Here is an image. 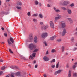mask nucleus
I'll return each mask as SVG.
<instances>
[{"label": "nucleus", "instance_id": "393cba45", "mask_svg": "<svg viewBox=\"0 0 77 77\" xmlns=\"http://www.w3.org/2000/svg\"><path fill=\"white\" fill-rule=\"evenodd\" d=\"M39 51V49L38 48H36L33 51V52H37V51Z\"/></svg>", "mask_w": 77, "mask_h": 77}, {"label": "nucleus", "instance_id": "774afa93", "mask_svg": "<svg viewBox=\"0 0 77 77\" xmlns=\"http://www.w3.org/2000/svg\"><path fill=\"white\" fill-rule=\"evenodd\" d=\"M77 62H76L75 63V65H77Z\"/></svg>", "mask_w": 77, "mask_h": 77}, {"label": "nucleus", "instance_id": "79ce46f5", "mask_svg": "<svg viewBox=\"0 0 77 77\" xmlns=\"http://www.w3.org/2000/svg\"><path fill=\"white\" fill-rule=\"evenodd\" d=\"M9 52L11 53H13V52H12V51L11 50V49H9Z\"/></svg>", "mask_w": 77, "mask_h": 77}, {"label": "nucleus", "instance_id": "4be33fe9", "mask_svg": "<svg viewBox=\"0 0 77 77\" xmlns=\"http://www.w3.org/2000/svg\"><path fill=\"white\" fill-rule=\"evenodd\" d=\"M16 76H20V72H18L16 73Z\"/></svg>", "mask_w": 77, "mask_h": 77}, {"label": "nucleus", "instance_id": "39448f33", "mask_svg": "<svg viewBox=\"0 0 77 77\" xmlns=\"http://www.w3.org/2000/svg\"><path fill=\"white\" fill-rule=\"evenodd\" d=\"M66 29H63V32L62 33V36H65V34H66Z\"/></svg>", "mask_w": 77, "mask_h": 77}, {"label": "nucleus", "instance_id": "338daca9", "mask_svg": "<svg viewBox=\"0 0 77 77\" xmlns=\"http://www.w3.org/2000/svg\"><path fill=\"white\" fill-rule=\"evenodd\" d=\"M33 63H36V61L34 60L33 62Z\"/></svg>", "mask_w": 77, "mask_h": 77}, {"label": "nucleus", "instance_id": "e2e57ef3", "mask_svg": "<svg viewBox=\"0 0 77 77\" xmlns=\"http://www.w3.org/2000/svg\"><path fill=\"white\" fill-rule=\"evenodd\" d=\"M75 35H77V32H76L75 33Z\"/></svg>", "mask_w": 77, "mask_h": 77}, {"label": "nucleus", "instance_id": "4d7b16f0", "mask_svg": "<svg viewBox=\"0 0 77 77\" xmlns=\"http://www.w3.org/2000/svg\"><path fill=\"white\" fill-rule=\"evenodd\" d=\"M4 35L5 36H6V37L7 36V34L6 33L4 34Z\"/></svg>", "mask_w": 77, "mask_h": 77}, {"label": "nucleus", "instance_id": "e433bc0d", "mask_svg": "<svg viewBox=\"0 0 77 77\" xmlns=\"http://www.w3.org/2000/svg\"><path fill=\"white\" fill-rule=\"evenodd\" d=\"M44 44H45V46H47L48 45H47V42H44Z\"/></svg>", "mask_w": 77, "mask_h": 77}, {"label": "nucleus", "instance_id": "f03ea898", "mask_svg": "<svg viewBox=\"0 0 77 77\" xmlns=\"http://www.w3.org/2000/svg\"><path fill=\"white\" fill-rule=\"evenodd\" d=\"M29 49L31 50H33L35 49V46H34V45L33 44H31L29 45Z\"/></svg>", "mask_w": 77, "mask_h": 77}, {"label": "nucleus", "instance_id": "c756f323", "mask_svg": "<svg viewBox=\"0 0 77 77\" xmlns=\"http://www.w3.org/2000/svg\"><path fill=\"white\" fill-rule=\"evenodd\" d=\"M1 14H6V12H5V11H2L1 12Z\"/></svg>", "mask_w": 77, "mask_h": 77}, {"label": "nucleus", "instance_id": "473e14b6", "mask_svg": "<svg viewBox=\"0 0 77 77\" xmlns=\"http://www.w3.org/2000/svg\"><path fill=\"white\" fill-rule=\"evenodd\" d=\"M16 8L17 9H21V7L17 6Z\"/></svg>", "mask_w": 77, "mask_h": 77}, {"label": "nucleus", "instance_id": "cd10ccee", "mask_svg": "<svg viewBox=\"0 0 77 77\" xmlns=\"http://www.w3.org/2000/svg\"><path fill=\"white\" fill-rule=\"evenodd\" d=\"M61 9H62L63 10H64L65 11L67 10V9H66V8L64 7H61Z\"/></svg>", "mask_w": 77, "mask_h": 77}, {"label": "nucleus", "instance_id": "7c9ffc66", "mask_svg": "<svg viewBox=\"0 0 77 77\" xmlns=\"http://www.w3.org/2000/svg\"><path fill=\"white\" fill-rule=\"evenodd\" d=\"M8 44H9V45H10V44H12L11 42H10V41L9 40H8Z\"/></svg>", "mask_w": 77, "mask_h": 77}, {"label": "nucleus", "instance_id": "13d9d810", "mask_svg": "<svg viewBox=\"0 0 77 77\" xmlns=\"http://www.w3.org/2000/svg\"><path fill=\"white\" fill-rule=\"evenodd\" d=\"M40 24H41L42 25L43 24V22H40Z\"/></svg>", "mask_w": 77, "mask_h": 77}, {"label": "nucleus", "instance_id": "4c0bfd02", "mask_svg": "<svg viewBox=\"0 0 77 77\" xmlns=\"http://www.w3.org/2000/svg\"><path fill=\"white\" fill-rule=\"evenodd\" d=\"M30 58L31 59H32V60H33V59H34V58H33V56H32L31 55L30 56L29 59H30Z\"/></svg>", "mask_w": 77, "mask_h": 77}, {"label": "nucleus", "instance_id": "c85d7f7f", "mask_svg": "<svg viewBox=\"0 0 77 77\" xmlns=\"http://www.w3.org/2000/svg\"><path fill=\"white\" fill-rule=\"evenodd\" d=\"M59 63L58 62L56 65V68H59Z\"/></svg>", "mask_w": 77, "mask_h": 77}, {"label": "nucleus", "instance_id": "b1692460", "mask_svg": "<svg viewBox=\"0 0 77 77\" xmlns=\"http://www.w3.org/2000/svg\"><path fill=\"white\" fill-rule=\"evenodd\" d=\"M10 41L12 43H14V39H13V38H10Z\"/></svg>", "mask_w": 77, "mask_h": 77}, {"label": "nucleus", "instance_id": "f704fd0d", "mask_svg": "<svg viewBox=\"0 0 77 77\" xmlns=\"http://www.w3.org/2000/svg\"><path fill=\"white\" fill-rule=\"evenodd\" d=\"M5 66H4L2 67L1 69L2 70H3L5 69Z\"/></svg>", "mask_w": 77, "mask_h": 77}, {"label": "nucleus", "instance_id": "603ef678", "mask_svg": "<svg viewBox=\"0 0 77 77\" xmlns=\"http://www.w3.org/2000/svg\"><path fill=\"white\" fill-rule=\"evenodd\" d=\"M74 38H72L71 40H72V41H74Z\"/></svg>", "mask_w": 77, "mask_h": 77}, {"label": "nucleus", "instance_id": "dca6fc26", "mask_svg": "<svg viewBox=\"0 0 77 77\" xmlns=\"http://www.w3.org/2000/svg\"><path fill=\"white\" fill-rule=\"evenodd\" d=\"M38 4H39V2L38 1L36 0L34 1V4L35 5H38Z\"/></svg>", "mask_w": 77, "mask_h": 77}, {"label": "nucleus", "instance_id": "a211bd4d", "mask_svg": "<svg viewBox=\"0 0 77 77\" xmlns=\"http://www.w3.org/2000/svg\"><path fill=\"white\" fill-rule=\"evenodd\" d=\"M17 6H21L22 5V3L21 2H17Z\"/></svg>", "mask_w": 77, "mask_h": 77}, {"label": "nucleus", "instance_id": "5fc2aeb1", "mask_svg": "<svg viewBox=\"0 0 77 77\" xmlns=\"http://www.w3.org/2000/svg\"><path fill=\"white\" fill-rule=\"evenodd\" d=\"M48 54V51L46 52V54Z\"/></svg>", "mask_w": 77, "mask_h": 77}, {"label": "nucleus", "instance_id": "c03bdc74", "mask_svg": "<svg viewBox=\"0 0 77 77\" xmlns=\"http://www.w3.org/2000/svg\"><path fill=\"white\" fill-rule=\"evenodd\" d=\"M3 74V71H0V75H1L2 74Z\"/></svg>", "mask_w": 77, "mask_h": 77}, {"label": "nucleus", "instance_id": "052dcab7", "mask_svg": "<svg viewBox=\"0 0 77 77\" xmlns=\"http://www.w3.org/2000/svg\"><path fill=\"white\" fill-rule=\"evenodd\" d=\"M75 50H77V48H74V50L73 51H75Z\"/></svg>", "mask_w": 77, "mask_h": 77}, {"label": "nucleus", "instance_id": "aec40b11", "mask_svg": "<svg viewBox=\"0 0 77 77\" xmlns=\"http://www.w3.org/2000/svg\"><path fill=\"white\" fill-rule=\"evenodd\" d=\"M38 14H34L32 15V17H38Z\"/></svg>", "mask_w": 77, "mask_h": 77}, {"label": "nucleus", "instance_id": "09e8293b", "mask_svg": "<svg viewBox=\"0 0 77 77\" xmlns=\"http://www.w3.org/2000/svg\"><path fill=\"white\" fill-rule=\"evenodd\" d=\"M38 5L39 6H42V4H41V3H39L38 4Z\"/></svg>", "mask_w": 77, "mask_h": 77}, {"label": "nucleus", "instance_id": "0eeeda50", "mask_svg": "<svg viewBox=\"0 0 77 77\" xmlns=\"http://www.w3.org/2000/svg\"><path fill=\"white\" fill-rule=\"evenodd\" d=\"M43 59L46 62H47L49 60V58H48L47 57L45 56L44 57Z\"/></svg>", "mask_w": 77, "mask_h": 77}, {"label": "nucleus", "instance_id": "20e7f679", "mask_svg": "<svg viewBox=\"0 0 77 77\" xmlns=\"http://www.w3.org/2000/svg\"><path fill=\"white\" fill-rule=\"evenodd\" d=\"M49 24L51 28H54V23H53V21H51L49 22Z\"/></svg>", "mask_w": 77, "mask_h": 77}, {"label": "nucleus", "instance_id": "6e6d98bb", "mask_svg": "<svg viewBox=\"0 0 77 77\" xmlns=\"http://www.w3.org/2000/svg\"><path fill=\"white\" fill-rule=\"evenodd\" d=\"M66 68H69V65H68L67 64L66 65Z\"/></svg>", "mask_w": 77, "mask_h": 77}, {"label": "nucleus", "instance_id": "69168bd1", "mask_svg": "<svg viewBox=\"0 0 77 77\" xmlns=\"http://www.w3.org/2000/svg\"><path fill=\"white\" fill-rule=\"evenodd\" d=\"M2 30H4V28L3 27L2 28Z\"/></svg>", "mask_w": 77, "mask_h": 77}, {"label": "nucleus", "instance_id": "a878e982", "mask_svg": "<svg viewBox=\"0 0 77 77\" xmlns=\"http://www.w3.org/2000/svg\"><path fill=\"white\" fill-rule=\"evenodd\" d=\"M51 52L52 53H54V52H56V50L54 49H52Z\"/></svg>", "mask_w": 77, "mask_h": 77}, {"label": "nucleus", "instance_id": "a18cd8bd", "mask_svg": "<svg viewBox=\"0 0 77 77\" xmlns=\"http://www.w3.org/2000/svg\"><path fill=\"white\" fill-rule=\"evenodd\" d=\"M70 6L71 7H72V6H74V4H72L71 5H70Z\"/></svg>", "mask_w": 77, "mask_h": 77}, {"label": "nucleus", "instance_id": "bb28decb", "mask_svg": "<svg viewBox=\"0 0 77 77\" xmlns=\"http://www.w3.org/2000/svg\"><path fill=\"white\" fill-rule=\"evenodd\" d=\"M43 27H44L45 29H47V28H48V25H46V26H43Z\"/></svg>", "mask_w": 77, "mask_h": 77}, {"label": "nucleus", "instance_id": "a19ab883", "mask_svg": "<svg viewBox=\"0 0 77 77\" xmlns=\"http://www.w3.org/2000/svg\"><path fill=\"white\" fill-rule=\"evenodd\" d=\"M27 14L28 16H30V12H28Z\"/></svg>", "mask_w": 77, "mask_h": 77}, {"label": "nucleus", "instance_id": "58836bf2", "mask_svg": "<svg viewBox=\"0 0 77 77\" xmlns=\"http://www.w3.org/2000/svg\"><path fill=\"white\" fill-rule=\"evenodd\" d=\"M51 67L52 68H54V67H55V65L53 64L52 65Z\"/></svg>", "mask_w": 77, "mask_h": 77}, {"label": "nucleus", "instance_id": "0e129e2a", "mask_svg": "<svg viewBox=\"0 0 77 77\" xmlns=\"http://www.w3.org/2000/svg\"><path fill=\"white\" fill-rule=\"evenodd\" d=\"M5 1L6 2H9L10 0H6Z\"/></svg>", "mask_w": 77, "mask_h": 77}, {"label": "nucleus", "instance_id": "72a5a7b5", "mask_svg": "<svg viewBox=\"0 0 77 77\" xmlns=\"http://www.w3.org/2000/svg\"><path fill=\"white\" fill-rule=\"evenodd\" d=\"M77 67V65H73L72 68L73 69H74V68H75Z\"/></svg>", "mask_w": 77, "mask_h": 77}, {"label": "nucleus", "instance_id": "4468645a", "mask_svg": "<svg viewBox=\"0 0 77 77\" xmlns=\"http://www.w3.org/2000/svg\"><path fill=\"white\" fill-rule=\"evenodd\" d=\"M54 11H55L56 12H60V11L59 10L56 9V8L55 7H54Z\"/></svg>", "mask_w": 77, "mask_h": 77}, {"label": "nucleus", "instance_id": "ea45409f", "mask_svg": "<svg viewBox=\"0 0 77 77\" xmlns=\"http://www.w3.org/2000/svg\"><path fill=\"white\" fill-rule=\"evenodd\" d=\"M47 6L48 8H50V7H51V5H50L49 4H48L47 5Z\"/></svg>", "mask_w": 77, "mask_h": 77}, {"label": "nucleus", "instance_id": "1a4fd4ad", "mask_svg": "<svg viewBox=\"0 0 77 77\" xmlns=\"http://www.w3.org/2000/svg\"><path fill=\"white\" fill-rule=\"evenodd\" d=\"M33 37H32V35H30L29 37V39L30 40L29 42H31V41H33Z\"/></svg>", "mask_w": 77, "mask_h": 77}, {"label": "nucleus", "instance_id": "9d476101", "mask_svg": "<svg viewBox=\"0 0 77 77\" xmlns=\"http://www.w3.org/2000/svg\"><path fill=\"white\" fill-rule=\"evenodd\" d=\"M37 40L38 38H37V37L36 36H35L34 39V42L35 43H37V42H38Z\"/></svg>", "mask_w": 77, "mask_h": 77}, {"label": "nucleus", "instance_id": "ddd939ff", "mask_svg": "<svg viewBox=\"0 0 77 77\" xmlns=\"http://www.w3.org/2000/svg\"><path fill=\"white\" fill-rule=\"evenodd\" d=\"M69 3V2L67 1H65L63 2V4L64 5H67Z\"/></svg>", "mask_w": 77, "mask_h": 77}, {"label": "nucleus", "instance_id": "8fccbe9b", "mask_svg": "<svg viewBox=\"0 0 77 77\" xmlns=\"http://www.w3.org/2000/svg\"><path fill=\"white\" fill-rule=\"evenodd\" d=\"M43 76L44 77H47V75L46 74H44L43 75Z\"/></svg>", "mask_w": 77, "mask_h": 77}, {"label": "nucleus", "instance_id": "f257e3e1", "mask_svg": "<svg viewBox=\"0 0 77 77\" xmlns=\"http://www.w3.org/2000/svg\"><path fill=\"white\" fill-rule=\"evenodd\" d=\"M56 15L57 17H55V21H57L58 20L62 18V15H60L59 14H57Z\"/></svg>", "mask_w": 77, "mask_h": 77}, {"label": "nucleus", "instance_id": "f8f14e48", "mask_svg": "<svg viewBox=\"0 0 77 77\" xmlns=\"http://www.w3.org/2000/svg\"><path fill=\"white\" fill-rule=\"evenodd\" d=\"M61 26L62 28H64L66 26L65 23L64 22L61 23Z\"/></svg>", "mask_w": 77, "mask_h": 77}, {"label": "nucleus", "instance_id": "3c124183", "mask_svg": "<svg viewBox=\"0 0 77 77\" xmlns=\"http://www.w3.org/2000/svg\"><path fill=\"white\" fill-rule=\"evenodd\" d=\"M4 61L2 59H0V62H3Z\"/></svg>", "mask_w": 77, "mask_h": 77}, {"label": "nucleus", "instance_id": "49530a36", "mask_svg": "<svg viewBox=\"0 0 77 77\" xmlns=\"http://www.w3.org/2000/svg\"><path fill=\"white\" fill-rule=\"evenodd\" d=\"M38 64H36L35 66V68H37V67H38Z\"/></svg>", "mask_w": 77, "mask_h": 77}, {"label": "nucleus", "instance_id": "2f4dec72", "mask_svg": "<svg viewBox=\"0 0 77 77\" xmlns=\"http://www.w3.org/2000/svg\"><path fill=\"white\" fill-rule=\"evenodd\" d=\"M73 77H77V73H74L73 74Z\"/></svg>", "mask_w": 77, "mask_h": 77}, {"label": "nucleus", "instance_id": "f3484780", "mask_svg": "<svg viewBox=\"0 0 77 77\" xmlns=\"http://www.w3.org/2000/svg\"><path fill=\"white\" fill-rule=\"evenodd\" d=\"M71 70H69V74H68V77H71Z\"/></svg>", "mask_w": 77, "mask_h": 77}, {"label": "nucleus", "instance_id": "2eb2a0df", "mask_svg": "<svg viewBox=\"0 0 77 77\" xmlns=\"http://www.w3.org/2000/svg\"><path fill=\"white\" fill-rule=\"evenodd\" d=\"M38 17L40 18H43V15L41 13H40L38 14Z\"/></svg>", "mask_w": 77, "mask_h": 77}, {"label": "nucleus", "instance_id": "37998d69", "mask_svg": "<svg viewBox=\"0 0 77 77\" xmlns=\"http://www.w3.org/2000/svg\"><path fill=\"white\" fill-rule=\"evenodd\" d=\"M67 20H68V21H70L72 20H71V18H68Z\"/></svg>", "mask_w": 77, "mask_h": 77}, {"label": "nucleus", "instance_id": "423d86ee", "mask_svg": "<svg viewBox=\"0 0 77 77\" xmlns=\"http://www.w3.org/2000/svg\"><path fill=\"white\" fill-rule=\"evenodd\" d=\"M61 71H62V70L59 69L57 71H56L54 73V75H57V74H60Z\"/></svg>", "mask_w": 77, "mask_h": 77}, {"label": "nucleus", "instance_id": "864d4df0", "mask_svg": "<svg viewBox=\"0 0 77 77\" xmlns=\"http://www.w3.org/2000/svg\"><path fill=\"white\" fill-rule=\"evenodd\" d=\"M1 43L2 44H5V42H1Z\"/></svg>", "mask_w": 77, "mask_h": 77}, {"label": "nucleus", "instance_id": "c9c22d12", "mask_svg": "<svg viewBox=\"0 0 77 77\" xmlns=\"http://www.w3.org/2000/svg\"><path fill=\"white\" fill-rule=\"evenodd\" d=\"M35 55H36V53H33L32 54V56L34 57H35Z\"/></svg>", "mask_w": 77, "mask_h": 77}, {"label": "nucleus", "instance_id": "9b49d317", "mask_svg": "<svg viewBox=\"0 0 77 77\" xmlns=\"http://www.w3.org/2000/svg\"><path fill=\"white\" fill-rule=\"evenodd\" d=\"M56 38V36L54 35V36H53L52 37H51L50 39V40H51V41H54V39H55Z\"/></svg>", "mask_w": 77, "mask_h": 77}, {"label": "nucleus", "instance_id": "5701e85b", "mask_svg": "<svg viewBox=\"0 0 77 77\" xmlns=\"http://www.w3.org/2000/svg\"><path fill=\"white\" fill-rule=\"evenodd\" d=\"M61 49L62 50V52H63V51H64V50L65 49V47H64V46H62L61 47Z\"/></svg>", "mask_w": 77, "mask_h": 77}, {"label": "nucleus", "instance_id": "de8ad7c7", "mask_svg": "<svg viewBox=\"0 0 77 77\" xmlns=\"http://www.w3.org/2000/svg\"><path fill=\"white\" fill-rule=\"evenodd\" d=\"M57 41L58 42H60V41H61V39H58L57 40Z\"/></svg>", "mask_w": 77, "mask_h": 77}, {"label": "nucleus", "instance_id": "412c9836", "mask_svg": "<svg viewBox=\"0 0 77 77\" xmlns=\"http://www.w3.org/2000/svg\"><path fill=\"white\" fill-rule=\"evenodd\" d=\"M55 61H56L55 59H53L52 60H51L50 61V62L51 63H52L53 62H55Z\"/></svg>", "mask_w": 77, "mask_h": 77}, {"label": "nucleus", "instance_id": "6ab92c4d", "mask_svg": "<svg viewBox=\"0 0 77 77\" xmlns=\"http://www.w3.org/2000/svg\"><path fill=\"white\" fill-rule=\"evenodd\" d=\"M32 20L34 23H37V21H38L37 19L35 18L33 19Z\"/></svg>", "mask_w": 77, "mask_h": 77}, {"label": "nucleus", "instance_id": "680f3d73", "mask_svg": "<svg viewBox=\"0 0 77 77\" xmlns=\"http://www.w3.org/2000/svg\"><path fill=\"white\" fill-rule=\"evenodd\" d=\"M70 21V23H72V22H73V21L72 20Z\"/></svg>", "mask_w": 77, "mask_h": 77}, {"label": "nucleus", "instance_id": "7ed1b4c3", "mask_svg": "<svg viewBox=\"0 0 77 77\" xmlns=\"http://www.w3.org/2000/svg\"><path fill=\"white\" fill-rule=\"evenodd\" d=\"M47 36H48V34L47 32L43 33L41 35V36L42 38H45Z\"/></svg>", "mask_w": 77, "mask_h": 77}, {"label": "nucleus", "instance_id": "bf43d9fd", "mask_svg": "<svg viewBox=\"0 0 77 77\" xmlns=\"http://www.w3.org/2000/svg\"><path fill=\"white\" fill-rule=\"evenodd\" d=\"M11 77H14V75H11Z\"/></svg>", "mask_w": 77, "mask_h": 77}, {"label": "nucleus", "instance_id": "6e6552de", "mask_svg": "<svg viewBox=\"0 0 77 77\" xmlns=\"http://www.w3.org/2000/svg\"><path fill=\"white\" fill-rule=\"evenodd\" d=\"M67 11L68 14H69V15H71V14H72V11H71V10L70 9H68Z\"/></svg>", "mask_w": 77, "mask_h": 77}]
</instances>
